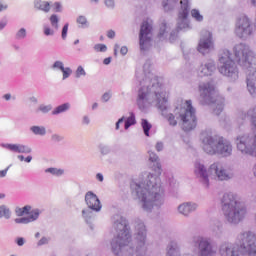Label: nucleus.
Wrapping results in <instances>:
<instances>
[{"label": "nucleus", "mask_w": 256, "mask_h": 256, "mask_svg": "<svg viewBox=\"0 0 256 256\" xmlns=\"http://www.w3.org/2000/svg\"><path fill=\"white\" fill-rule=\"evenodd\" d=\"M235 61L244 69H253L256 71V55L249 46L238 44L234 47V58L231 57L229 50H224L219 58V73L225 77H237L238 71Z\"/></svg>", "instance_id": "obj_1"}, {"label": "nucleus", "mask_w": 256, "mask_h": 256, "mask_svg": "<svg viewBox=\"0 0 256 256\" xmlns=\"http://www.w3.org/2000/svg\"><path fill=\"white\" fill-rule=\"evenodd\" d=\"M149 160L156 163L155 175L150 174L146 183L132 185L135 189L137 196L143 203V209H153L155 205H161L163 201V188H161V164H159V157L155 153H150Z\"/></svg>", "instance_id": "obj_2"}, {"label": "nucleus", "mask_w": 256, "mask_h": 256, "mask_svg": "<svg viewBox=\"0 0 256 256\" xmlns=\"http://www.w3.org/2000/svg\"><path fill=\"white\" fill-rule=\"evenodd\" d=\"M144 85L138 91L137 104L141 105V101H149L155 103L160 111L167 109L169 103V92L163 89V83L159 77L155 76L152 79H146Z\"/></svg>", "instance_id": "obj_3"}, {"label": "nucleus", "mask_w": 256, "mask_h": 256, "mask_svg": "<svg viewBox=\"0 0 256 256\" xmlns=\"http://www.w3.org/2000/svg\"><path fill=\"white\" fill-rule=\"evenodd\" d=\"M220 253L222 256H256V235L249 231L243 232L238 236L234 247L222 245Z\"/></svg>", "instance_id": "obj_4"}, {"label": "nucleus", "mask_w": 256, "mask_h": 256, "mask_svg": "<svg viewBox=\"0 0 256 256\" xmlns=\"http://www.w3.org/2000/svg\"><path fill=\"white\" fill-rule=\"evenodd\" d=\"M202 149L208 155H222L229 157L233 151V147L225 138L221 136H209L207 133L202 134Z\"/></svg>", "instance_id": "obj_5"}, {"label": "nucleus", "mask_w": 256, "mask_h": 256, "mask_svg": "<svg viewBox=\"0 0 256 256\" xmlns=\"http://www.w3.org/2000/svg\"><path fill=\"white\" fill-rule=\"evenodd\" d=\"M221 203L222 211L230 223H238V221L245 217V213H247L232 193L224 194Z\"/></svg>", "instance_id": "obj_6"}, {"label": "nucleus", "mask_w": 256, "mask_h": 256, "mask_svg": "<svg viewBox=\"0 0 256 256\" xmlns=\"http://www.w3.org/2000/svg\"><path fill=\"white\" fill-rule=\"evenodd\" d=\"M174 115H178L182 121L184 131H192L197 127V117L195 116V108L191 100L181 102L174 110Z\"/></svg>", "instance_id": "obj_7"}, {"label": "nucleus", "mask_w": 256, "mask_h": 256, "mask_svg": "<svg viewBox=\"0 0 256 256\" xmlns=\"http://www.w3.org/2000/svg\"><path fill=\"white\" fill-rule=\"evenodd\" d=\"M195 175H199L201 177L203 183L206 184V187H209V177H218L220 181H227L231 176L227 173V170L223 169V165L221 163H214L210 166L208 171H206L205 166L201 163L195 164Z\"/></svg>", "instance_id": "obj_8"}, {"label": "nucleus", "mask_w": 256, "mask_h": 256, "mask_svg": "<svg viewBox=\"0 0 256 256\" xmlns=\"http://www.w3.org/2000/svg\"><path fill=\"white\" fill-rule=\"evenodd\" d=\"M116 227L119 229V232L117 237L112 240L111 245L113 253L119 255V251L129 245L131 234H129V228L125 222L116 223Z\"/></svg>", "instance_id": "obj_9"}, {"label": "nucleus", "mask_w": 256, "mask_h": 256, "mask_svg": "<svg viewBox=\"0 0 256 256\" xmlns=\"http://www.w3.org/2000/svg\"><path fill=\"white\" fill-rule=\"evenodd\" d=\"M235 33L237 37H240L241 39L249 37V35L253 33V29L251 28V21H249L247 16H242L237 20Z\"/></svg>", "instance_id": "obj_10"}, {"label": "nucleus", "mask_w": 256, "mask_h": 256, "mask_svg": "<svg viewBox=\"0 0 256 256\" xmlns=\"http://www.w3.org/2000/svg\"><path fill=\"white\" fill-rule=\"evenodd\" d=\"M153 27H151V25L149 24V21H144L141 25V29H140V35H139V39H140V49L141 51H145V49H147V47H149L151 45V31H152Z\"/></svg>", "instance_id": "obj_11"}, {"label": "nucleus", "mask_w": 256, "mask_h": 256, "mask_svg": "<svg viewBox=\"0 0 256 256\" xmlns=\"http://www.w3.org/2000/svg\"><path fill=\"white\" fill-rule=\"evenodd\" d=\"M210 49H213V34L208 30H202L198 51L199 53H202V55H205Z\"/></svg>", "instance_id": "obj_12"}, {"label": "nucleus", "mask_w": 256, "mask_h": 256, "mask_svg": "<svg viewBox=\"0 0 256 256\" xmlns=\"http://www.w3.org/2000/svg\"><path fill=\"white\" fill-rule=\"evenodd\" d=\"M85 201L88 205L89 209H93V211H100L101 210V201H99V198L95 193L93 192H87L85 195Z\"/></svg>", "instance_id": "obj_13"}, {"label": "nucleus", "mask_w": 256, "mask_h": 256, "mask_svg": "<svg viewBox=\"0 0 256 256\" xmlns=\"http://www.w3.org/2000/svg\"><path fill=\"white\" fill-rule=\"evenodd\" d=\"M198 249L200 251V256L215 255V251H213L211 244L206 239L200 238L198 240Z\"/></svg>", "instance_id": "obj_14"}, {"label": "nucleus", "mask_w": 256, "mask_h": 256, "mask_svg": "<svg viewBox=\"0 0 256 256\" xmlns=\"http://www.w3.org/2000/svg\"><path fill=\"white\" fill-rule=\"evenodd\" d=\"M199 93L203 99H211L215 95V86L212 83H204L199 85Z\"/></svg>", "instance_id": "obj_15"}, {"label": "nucleus", "mask_w": 256, "mask_h": 256, "mask_svg": "<svg viewBox=\"0 0 256 256\" xmlns=\"http://www.w3.org/2000/svg\"><path fill=\"white\" fill-rule=\"evenodd\" d=\"M4 147L13 153H31V148L21 144H6Z\"/></svg>", "instance_id": "obj_16"}, {"label": "nucleus", "mask_w": 256, "mask_h": 256, "mask_svg": "<svg viewBox=\"0 0 256 256\" xmlns=\"http://www.w3.org/2000/svg\"><path fill=\"white\" fill-rule=\"evenodd\" d=\"M215 71V63L208 62L200 67V77H209Z\"/></svg>", "instance_id": "obj_17"}, {"label": "nucleus", "mask_w": 256, "mask_h": 256, "mask_svg": "<svg viewBox=\"0 0 256 256\" xmlns=\"http://www.w3.org/2000/svg\"><path fill=\"white\" fill-rule=\"evenodd\" d=\"M39 219V210H34L30 213L29 216L23 218H16L15 223H31L33 221H37Z\"/></svg>", "instance_id": "obj_18"}, {"label": "nucleus", "mask_w": 256, "mask_h": 256, "mask_svg": "<svg viewBox=\"0 0 256 256\" xmlns=\"http://www.w3.org/2000/svg\"><path fill=\"white\" fill-rule=\"evenodd\" d=\"M247 89L250 95H256V77L253 74L247 76Z\"/></svg>", "instance_id": "obj_19"}, {"label": "nucleus", "mask_w": 256, "mask_h": 256, "mask_svg": "<svg viewBox=\"0 0 256 256\" xmlns=\"http://www.w3.org/2000/svg\"><path fill=\"white\" fill-rule=\"evenodd\" d=\"M35 7L36 9H40V11H44V13H49V11H51V4L47 1H36Z\"/></svg>", "instance_id": "obj_20"}, {"label": "nucleus", "mask_w": 256, "mask_h": 256, "mask_svg": "<svg viewBox=\"0 0 256 256\" xmlns=\"http://www.w3.org/2000/svg\"><path fill=\"white\" fill-rule=\"evenodd\" d=\"M179 213L182 215H189L191 211H195V206L189 204V203H184L178 207Z\"/></svg>", "instance_id": "obj_21"}, {"label": "nucleus", "mask_w": 256, "mask_h": 256, "mask_svg": "<svg viewBox=\"0 0 256 256\" xmlns=\"http://www.w3.org/2000/svg\"><path fill=\"white\" fill-rule=\"evenodd\" d=\"M31 211V206H24L23 208H16L15 212L18 217H23V215H29Z\"/></svg>", "instance_id": "obj_22"}, {"label": "nucleus", "mask_w": 256, "mask_h": 256, "mask_svg": "<svg viewBox=\"0 0 256 256\" xmlns=\"http://www.w3.org/2000/svg\"><path fill=\"white\" fill-rule=\"evenodd\" d=\"M69 107V103L62 104L52 112V115H59V113H65V111H67Z\"/></svg>", "instance_id": "obj_23"}, {"label": "nucleus", "mask_w": 256, "mask_h": 256, "mask_svg": "<svg viewBox=\"0 0 256 256\" xmlns=\"http://www.w3.org/2000/svg\"><path fill=\"white\" fill-rule=\"evenodd\" d=\"M136 121H135V114L130 113V117H128L125 121V129H129V127H131V125H135Z\"/></svg>", "instance_id": "obj_24"}, {"label": "nucleus", "mask_w": 256, "mask_h": 256, "mask_svg": "<svg viewBox=\"0 0 256 256\" xmlns=\"http://www.w3.org/2000/svg\"><path fill=\"white\" fill-rule=\"evenodd\" d=\"M142 128L144 131V135H146V137H149V131H151V124L147 120L143 119Z\"/></svg>", "instance_id": "obj_25"}, {"label": "nucleus", "mask_w": 256, "mask_h": 256, "mask_svg": "<svg viewBox=\"0 0 256 256\" xmlns=\"http://www.w3.org/2000/svg\"><path fill=\"white\" fill-rule=\"evenodd\" d=\"M31 131L33 132L34 135H45L46 133L45 127H39V126H33L31 128Z\"/></svg>", "instance_id": "obj_26"}, {"label": "nucleus", "mask_w": 256, "mask_h": 256, "mask_svg": "<svg viewBox=\"0 0 256 256\" xmlns=\"http://www.w3.org/2000/svg\"><path fill=\"white\" fill-rule=\"evenodd\" d=\"M1 217H6V219H9V217H11V212L5 206L0 207V219Z\"/></svg>", "instance_id": "obj_27"}, {"label": "nucleus", "mask_w": 256, "mask_h": 256, "mask_svg": "<svg viewBox=\"0 0 256 256\" xmlns=\"http://www.w3.org/2000/svg\"><path fill=\"white\" fill-rule=\"evenodd\" d=\"M50 23L54 29H59V17L57 15L53 14L50 17Z\"/></svg>", "instance_id": "obj_28"}, {"label": "nucleus", "mask_w": 256, "mask_h": 256, "mask_svg": "<svg viewBox=\"0 0 256 256\" xmlns=\"http://www.w3.org/2000/svg\"><path fill=\"white\" fill-rule=\"evenodd\" d=\"M46 173H51L52 175H57L59 177L60 175H63L64 171L57 168H48Z\"/></svg>", "instance_id": "obj_29"}, {"label": "nucleus", "mask_w": 256, "mask_h": 256, "mask_svg": "<svg viewBox=\"0 0 256 256\" xmlns=\"http://www.w3.org/2000/svg\"><path fill=\"white\" fill-rule=\"evenodd\" d=\"M179 0H163L162 5L164 9H167V7H173V5L177 4Z\"/></svg>", "instance_id": "obj_30"}, {"label": "nucleus", "mask_w": 256, "mask_h": 256, "mask_svg": "<svg viewBox=\"0 0 256 256\" xmlns=\"http://www.w3.org/2000/svg\"><path fill=\"white\" fill-rule=\"evenodd\" d=\"M94 49L97 53H105V51H107V46L105 44H96Z\"/></svg>", "instance_id": "obj_31"}, {"label": "nucleus", "mask_w": 256, "mask_h": 256, "mask_svg": "<svg viewBox=\"0 0 256 256\" xmlns=\"http://www.w3.org/2000/svg\"><path fill=\"white\" fill-rule=\"evenodd\" d=\"M191 15L192 17H194V19H196V21H201L203 19V16L199 13V10L197 9H193L191 11Z\"/></svg>", "instance_id": "obj_32"}, {"label": "nucleus", "mask_w": 256, "mask_h": 256, "mask_svg": "<svg viewBox=\"0 0 256 256\" xmlns=\"http://www.w3.org/2000/svg\"><path fill=\"white\" fill-rule=\"evenodd\" d=\"M167 121L169 122V125H172V127H175V125H177V120L175 119L174 114H169L167 116Z\"/></svg>", "instance_id": "obj_33"}, {"label": "nucleus", "mask_w": 256, "mask_h": 256, "mask_svg": "<svg viewBox=\"0 0 256 256\" xmlns=\"http://www.w3.org/2000/svg\"><path fill=\"white\" fill-rule=\"evenodd\" d=\"M61 71H62V73H63V79L69 78V76L71 75V73H73V71L70 70V68H63Z\"/></svg>", "instance_id": "obj_34"}, {"label": "nucleus", "mask_w": 256, "mask_h": 256, "mask_svg": "<svg viewBox=\"0 0 256 256\" xmlns=\"http://www.w3.org/2000/svg\"><path fill=\"white\" fill-rule=\"evenodd\" d=\"M26 35L27 32L25 31V28H21L17 33L18 39H23Z\"/></svg>", "instance_id": "obj_35"}, {"label": "nucleus", "mask_w": 256, "mask_h": 256, "mask_svg": "<svg viewBox=\"0 0 256 256\" xmlns=\"http://www.w3.org/2000/svg\"><path fill=\"white\" fill-rule=\"evenodd\" d=\"M67 31H69V24H65L62 29V39H67Z\"/></svg>", "instance_id": "obj_36"}, {"label": "nucleus", "mask_w": 256, "mask_h": 256, "mask_svg": "<svg viewBox=\"0 0 256 256\" xmlns=\"http://www.w3.org/2000/svg\"><path fill=\"white\" fill-rule=\"evenodd\" d=\"M39 111H41L42 113H49V111H51V106L41 105L39 107Z\"/></svg>", "instance_id": "obj_37"}, {"label": "nucleus", "mask_w": 256, "mask_h": 256, "mask_svg": "<svg viewBox=\"0 0 256 256\" xmlns=\"http://www.w3.org/2000/svg\"><path fill=\"white\" fill-rule=\"evenodd\" d=\"M85 75V69L79 66L76 70V77H81Z\"/></svg>", "instance_id": "obj_38"}, {"label": "nucleus", "mask_w": 256, "mask_h": 256, "mask_svg": "<svg viewBox=\"0 0 256 256\" xmlns=\"http://www.w3.org/2000/svg\"><path fill=\"white\" fill-rule=\"evenodd\" d=\"M77 23L80 25H86L87 24V18L85 16H79L77 19Z\"/></svg>", "instance_id": "obj_39"}, {"label": "nucleus", "mask_w": 256, "mask_h": 256, "mask_svg": "<svg viewBox=\"0 0 256 256\" xmlns=\"http://www.w3.org/2000/svg\"><path fill=\"white\" fill-rule=\"evenodd\" d=\"M165 31H167V24H162L158 37H163V35H165Z\"/></svg>", "instance_id": "obj_40"}, {"label": "nucleus", "mask_w": 256, "mask_h": 256, "mask_svg": "<svg viewBox=\"0 0 256 256\" xmlns=\"http://www.w3.org/2000/svg\"><path fill=\"white\" fill-rule=\"evenodd\" d=\"M189 15V12L187 10V8H185L180 14H179V18L180 19H187V16Z\"/></svg>", "instance_id": "obj_41"}, {"label": "nucleus", "mask_w": 256, "mask_h": 256, "mask_svg": "<svg viewBox=\"0 0 256 256\" xmlns=\"http://www.w3.org/2000/svg\"><path fill=\"white\" fill-rule=\"evenodd\" d=\"M54 68L60 69V71H62V69H64L65 67L63 66V62L61 61H56L53 65Z\"/></svg>", "instance_id": "obj_42"}, {"label": "nucleus", "mask_w": 256, "mask_h": 256, "mask_svg": "<svg viewBox=\"0 0 256 256\" xmlns=\"http://www.w3.org/2000/svg\"><path fill=\"white\" fill-rule=\"evenodd\" d=\"M16 243L19 247H23V245H25V239L17 238Z\"/></svg>", "instance_id": "obj_43"}, {"label": "nucleus", "mask_w": 256, "mask_h": 256, "mask_svg": "<svg viewBox=\"0 0 256 256\" xmlns=\"http://www.w3.org/2000/svg\"><path fill=\"white\" fill-rule=\"evenodd\" d=\"M44 35H47V36L53 35V30H51V28H49V27H45L44 28Z\"/></svg>", "instance_id": "obj_44"}, {"label": "nucleus", "mask_w": 256, "mask_h": 256, "mask_svg": "<svg viewBox=\"0 0 256 256\" xmlns=\"http://www.w3.org/2000/svg\"><path fill=\"white\" fill-rule=\"evenodd\" d=\"M105 5L108 7H115V1L114 0H106Z\"/></svg>", "instance_id": "obj_45"}, {"label": "nucleus", "mask_w": 256, "mask_h": 256, "mask_svg": "<svg viewBox=\"0 0 256 256\" xmlns=\"http://www.w3.org/2000/svg\"><path fill=\"white\" fill-rule=\"evenodd\" d=\"M114 37H115V31L109 30V31L107 32V38H108V39H114Z\"/></svg>", "instance_id": "obj_46"}, {"label": "nucleus", "mask_w": 256, "mask_h": 256, "mask_svg": "<svg viewBox=\"0 0 256 256\" xmlns=\"http://www.w3.org/2000/svg\"><path fill=\"white\" fill-rule=\"evenodd\" d=\"M129 52V49L127 48V46H122L120 49V53L122 55H127V53Z\"/></svg>", "instance_id": "obj_47"}, {"label": "nucleus", "mask_w": 256, "mask_h": 256, "mask_svg": "<svg viewBox=\"0 0 256 256\" xmlns=\"http://www.w3.org/2000/svg\"><path fill=\"white\" fill-rule=\"evenodd\" d=\"M137 239H139L141 243H145V233L142 232L141 234H138Z\"/></svg>", "instance_id": "obj_48"}, {"label": "nucleus", "mask_w": 256, "mask_h": 256, "mask_svg": "<svg viewBox=\"0 0 256 256\" xmlns=\"http://www.w3.org/2000/svg\"><path fill=\"white\" fill-rule=\"evenodd\" d=\"M7 7H8L7 4L0 2V13L1 11H6Z\"/></svg>", "instance_id": "obj_49"}, {"label": "nucleus", "mask_w": 256, "mask_h": 256, "mask_svg": "<svg viewBox=\"0 0 256 256\" xmlns=\"http://www.w3.org/2000/svg\"><path fill=\"white\" fill-rule=\"evenodd\" d=\"M102 99H103V101H109V99H111V94L105 93V94L102 96Z\"/></svg>", "instance_id": "obj_50"}, {"label": "nucleus", "mask_w": 256, "mask_h": 256, "mask_svg": "<svg viewBox=\"0 0 256 256\" xmlns=\"http://www.w3.org/2000/svg\"><path fill=\"white\" fill-rule=\"evenodd\" d=\"M156 150H157V151H163V143L158 142V143L156 144Z\"/></svg>", "instance_id": "obj_51"}, {"label": "nucleus", "mask_w": 256, "mask_h": 256, "mask_svg": "<svg viewBox=\"0 0 256 256\" xmlns=\"http://www.w3.org/2000/svg\"><path fill=\"white\" fill-rule=\"evenodd\" d=\"M9 171V168H6L4 170L0 171V177H5L7 175V172Z\"/></svg>", "instance_id": "obj_52"}, {"label": "nucleus", "mask_w": 256, "mask_h": 256, "mask_svg": "<svg viewBox=\"0 0 256 256\" xmlns=\"http://www.w3.org/2000/svg\"><path fill=\"white\" fill-rule=\"evenodd\" d=\"M46 243H48L47 238H42L39 240L38 245H45Z\"/></svg>", "instance_id": "obj_53"}, {"label": "nucleus", "mask_w": 256, "mask_h": 256, "mask_svg": "<svg viewBox=\"0 0 256 256\" xmlns=\"http://www.w3.org/2000/svg\"><path fill=\"white\" fill-rule=\"evenodd\" d=\"M54 7H55V11H56V12L61 11V4H60V3L56 2V3L54 4Z\"/></svg>", "instance_id": "obj_54"}, {"label": "nucleus", "mask_w": 256, "mask_h": 256, "mask_svg": "<svg viewBox=\"0 0 256 256\" xmlns=\"http://www.w3.org/2000/svg\"><path fill=\"white\" fill-rule=\"evenodd\" d=\"M125 120L124 117L120 118L117 123H116V129H119V125H121V123H123V121Z\"/></svg>", "instance_id": "obj_55"}, {"label": "nucleus", "mask_w": 256, "mask_h": 256, "mask_svg": "<svg viewBox=\"0 0 256 256\" xmlns=\"http://www.w3.org/2000/svg\"><path fill=\"white\" fill-rule=\"evenodd\" d=\"M96 179H97L98 181H100V182H103V174L98 173V174L96 175Z\"/></svg>", "instance_id": "obj_56"}, {"label": "nucleus", "mask_w": 256, "mask_h": 256, "mask_svg": "<svg viewBox=\"0 0 256 256\" xmlns=\"http://www.w3.org/2000/svg\"><path fill=\"white\" fill-rule=\"evenodd\" d=\"M103 63L104 65H109V63H111V58H105Z\"/></svg>", "instance_id": "obj_57"}, {"label": "nucleus", "mask_w": 256, "mask_h": 256, "mask_svg": "<svg viewBox=\"0 0 256 256\" xmlns=\"http://www.w3.org/2000/svg\"><path fill=\"white\" fill-rule=\"evenodd\" d=\"M33 160V157L28 156L24 159V161H26V163H31V161Z\"/></svg>", "instance_id": "obj_58"}, {"label": "nucleus", "mask_w": 256, "mask_h": 256, "mask_svg": "<svg viewBox=\"0 0 256 256\" xmlns=\"http://www.w3.org/2000/svg\"><path fill=\"white\" fill-rule=\"evenodd\" d=\"M6 25H7V22H0V30L5 29Z\"/></svg>", "instance_id": "obj_59"}, {"label": "nucleus", "mask_w": 256, "mask_h": 256, "mask_svg": "<svg viewBox=\"0 0 256 256\" xmlns=\"http://www.w3.org/2000/svg\"><path fill=\"white\" fill-rule=\"evenodd\" d=\"M4 99H6V101H9V99H11V94H5Z\"/></svg>", "instance_id": "obj_60"}, {"label": "nucleus", "mask_w": 256, "mask_h": 256, "mask_svg": "<svg viewBox=\"0 0 256 256\" xmlns=\"http://www.w3.org/2000/svg\"><path fill=\"white\" fill-rule=\"evenodd\" d=\"M52 139H54V141H59V135H53Z\"/></svg>", "instance_id": "obj_61"}, {"label": "nucleus", "mask_w": 256, "mask_h": 256, "mask_svg": "<svg viewBox=\"0 0 256 256\" xmlns=\"http://www.w3.org/2000/svg\"><path fill=\"white\" fill-rule=\"evenodd\" d=\"M18 159H19L20 161H25V157H24L23 155H19V156H18Z\"/></svg>", "instance_id": "obj_62"}, {"label": "nucleus", "mask_w": 256, "mask_h": 256, "mask_svg": "<svg viewBox=\"0 0 256 256\" xmlns=\"http://www.w3.org/2000/svg\"><path fill=\"white\" fill-rule=\"evenodd\" d=\"M254 175H255V177H256V165H255V167H254Z\"/></svg>", "instance_id": "obj_63"}, {"label": "nucleus", "mask_w": 256, "mask_h": 256, "mask_svg": "<svg viewBox=\"0 0 256 256\" xmlns=\"http://www.w3.org/2000/svg\"><path fill=\"white\" fill-rule=\"evenodd\" d=\"M93 109H95L97 107V103L93 104Z\"/></svg>", "instance_id": "obj_64"}]
</instances>
